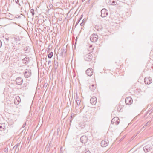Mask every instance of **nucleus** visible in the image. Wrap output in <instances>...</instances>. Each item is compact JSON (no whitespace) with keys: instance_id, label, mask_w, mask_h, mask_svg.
<instances>
[{"instance_id":"obj_1","label":"nucleus","mask_w":153,"mask_h":153,"mask_svg":"<svg viewBox=\"0 0 153 153\" xmlns=\"http://www.w3.org/2000/svg\"><path fill=\"white\" fill-rule=\"evenodd\" d=\"M98 39V36L97 34H93L90 37V40L93 42H96Z\"/></svg>"},{"instance_id":"obj_2","label":"nucleus","mask_w":153,"mask_h":153,"mask_svg":"<svg viewBox=\"0 0 153 153\" xmlns=\"http://www.w3.org/2000/svg\"><path fill=\"white\" fill-rule=\"evenodd\" d=\"M101 16L103 18L106 17L108 14L107 10L105 8L102 9L101 11Z\"/></svg>"},{"instance_id":"obj_3","label":"nucleus","mask_w":153,"mask_h":153,"mask_svg":"<svg viewBox=\"0 0 153 153\" xmlns=\"http://www.w3.org/2000/svg\"><path fill=\"white\" fill-rule=\"evenodd\" d=\"M24 74L26 78L30 77L31 75V70L30 69H26L24 72Z\"/></svg>"},{"instance_id":"obj_4","label":"nucleus","mask_w":153,"mask_h":153,"mask_svg":"<svg viewBox=\"0 0 153 153\" xmlns=\"http://www.w3.org/2000/svg\"><path fill=\"white\" fill-rule=\"evenodd\" d=\"M92 55L90 53L86 54L84 56V59L86 61H90L92 60Z\"/></svg>"},{"instance_id":"obj_5","label":"nucleus","mask_w":153,"mask_h":153,"mask_svg":"<svg viewBox=\"0 0 153 153\" xmlns=\"http://www.w3.org/2000/svg\"><path fill=\"white\" fill-rule=\"evenodd\" d=\"M125 102L127 105L131 104L133 102V100L131 97H128L126 98Z\"/></svg>"},{"instance_id":"obj_6","label":"nucleus","mask_w":153,"mask_h":153,"mask_svg":"<svg viewBox=\"0 0 153 153\" xmlns=\"http://www.w3.org/2000/svg\"><path fill=\"white\" fill-rule=\"evenodd\" d=\"M81 142L83 143H85L88 141V137L85 135H83L80 138Z\"/></svg>"},{"instance_id":"obj_7","label":"nucleus","mask_w":153,"mask_h":153,"mask_svg":"<svg viewBox=\"0 0 153 153\" xmlns=\"http://www.w3.org/2000/svg\"><path fill=\"white\" fill-rule=\"evenodd\" d=\"M16 81L17 85H20L22 84L23 80L22 78L19 77L16 78Z\"/></svg>"},{"instance_id":"obj_8","label":"nucleus","mask_w":153,"mask_h":153,"mask_svg":"<svg viewBox=\"0 0 153 153\" xmlns=\"http://www.w3.org/2000/svg\"><path fill=\"white\" fill-rule=\"evenodd\" d=\"M152 82V80L151 77H145L144 79V82L145 84H149L151 83Z\"/></svg>"},{"instance_id":"obj_9","label":"nucleus","mask_w":153,"mask_h":153,"mask_svg":"<svg viewBox=\"0 0 153 153\" xmlns=\"http://www.w3.org/2000/svg\"><path fill=\"white\" fill-rule=\"evenodd\" d=\"M86 73L88 76H91L93 73V70L92 68H89L86 70Z\"/></svg>"},{"instance_id":"obj_10","label":"nucleus","mask_w":153,"mask_h":153,"mask_svg":"<svg viewBox=\"0 0 153 153\" xmlns=\"http://www.w3.org/2000/svg\"><path fill=\"white\" fill-rule=\"evenodd\" d=\"M151 149L150 146L148 145L144 146L143 148V149L145 153H146L150 151Z\"/></svg>"},{"instance_id":"obj_11","label":"nucleus","mask_w":153,"mask_h":153,"mask_svg":"<svg viewBox=\"0 0 153 153\" xmlns=\"http://www.w3.org/2000/svg\"><path fill=\"white\" fill-rule=\"evenodd\" d=\"M97 100L96 97H93L90 100V102L93 105H95L97 102Z\"/></svg>"},{"instance_id":"obj_12","label":"nucleus","mask_w":153,"mask_h":153,"mask_svg":"<svg viewBox=\"0 0 153 153\" xmlns=\"http://www.w3.org/2000/svg\"><path fill=\"white\" fill-rule=\"evenodd\" d=\"M22 61L23 63L24 64H28L29 61V58L28 57H26L22 59Z\"/></svg>"},{"instance_id":"obj_13","label":"nucleus","mask_w":153,"mask_h":153,"mask_svg":"<svg viewBox=\"0 0 153 153\" xmlns=\"http://www.w3.org/2000/svg\"><path fill=\"white\" fill-rule=\"evenodd\" d=\"M101 145L102 147H105L108 145V142L104 140H102L101 143Z\"/></svg>"},{"instance_id":"obj_14","label":"nucleus","mask_w":153,"mask_h":153,"mask_svg":"<svg viewBox=\"0 0 153 153\" xmlns=\"http://www.w3.org/2000/svg\"><path fill=\"white\" fill-rule=\"evenodd\" d=\"M96 88V86L94 84H92L89 86V88L92 91H94Z\"/></svg>"},{"instance_id":"obj_15","label":"nucleus","mask_w":153,"mask_h":153,"mask_svg":"<svg viewBox=\"0 0 153 153\" xmlns=\"http://www.w3.org/2000/svg\"><path fill=\"white\" fill-rule=\"evenodd\" d=\"M108 3L110 5H114L117 4V2L114 0H110L108 1Z\"/></svg>"},{"instance_id":"obj_16","label":"nucleus","mask_w":153,"mask_h":153,"mask_svg":"<svg viewBox=\"0 0 153 153\" xmlns=\"http://www.w3.org/2000/svg\"><path fill=\"white\" fill-rule=\"evenodd\" d=\"M118 120H119L118 118L117 117H115L112 120L111 122L112 124H113L116 123V122H117Z\"/></svg>"},{"instance_id":"obj_17","label":"nucleus","mask_w":153,"mask_h":153,"mask_svg":"<svg viewBox=\"0 0 153 153\" xmlns=\"http://www.w3.org/2000/svg\"><path fill=\"white\" fill-rule=\"evenodd\" d=\"M5 127L4 125V124H0V130L1 131H4L5 129Z\"/></svg>"},{"instance_id":"obj_18","label":"nucleus","mask_w":153,"mask_h":153,"mask_svg":"<svg viewBox=\"0 0 153 153\" xmlns=\"http://www.w3.org/2000/svg\"><path fill=\"white\" fill-rule=\"evenodd\" d=\"M95 29L98 31H100L102 30V27L101 26H95Z\"/></svg>"},{"instance_id":"obj_19","label":"nucleus","mask_w":153,"mask_h":153,"mask_svg":"<svg viewBox=\"0 0 153 153\" xmlns=\"http://www.w3.org/2000/svg\"><path fill=\"white\" fill-rule=\"evenodd\" d=\"M16 101H17L18 102V104L20 102L21 99L19 96L17 97L16 98V99L14 100V102L15 103H16Z\"/></svg>"},{"instance_id":"obj_20","label":"nucleus","mask_w":153,"mask_h":153,"mask_svg":"<svg viewBox=\"0 0 153 153\" xmlns=\"http://www.w3.org/2000/svg\"><path fill=\"white\" fill-rule=\"evenodd\" d=\"M76 100L77 105L78 106L80 104V100L78 98H76Z\"/></svg>"},{"instance_id":"obj_21","label":"nucleus","mask_w":153,"mask_h":153,"mask_svg":"<svg viewBox=\"0 0 153 153\" xmlns=\"http://www.w3.org/2000/svg\"><path fill=\"white\" fill-rule=\"evenodd\" d=\"M53 55V53L52 52L50 53L48 56V57L49 58H51Z\"/></svg>"},{"instance_id":"obj_22","label":"nucleus","mask_w":153,"mask_h":153,"mask_svg":"<svg viewBox=\"0 0 153 153\" xmlns=\"http://www.w3.org/2000/svg\"><path fill=\"white\" fill-rule=\"evenodd\" d=\"M30 12L32 14V16L33 17L35 13L34 10L33 9H30Z\"/></svg>"},{"instance_id":"obj_23","label":"nucleus","mask_w":153,"mask_h":153,"mask_svg":"<svg viewBox=\"0 0 153 153\" xmlns=\"http://www.w3.org/2000/svg\"><path fill=\"white\" fill-rule=\"evenodd\" d=\"M20 145V143H17L13 147V149H16L17 148H18V147Z\"/></svg>"},{"instance_id":"obj_24","label":"nucleus","mask_w":153,"mask_h":153,"mask_svg":"<svg viewBox=\"0 0 153 153\" xmlns=\"http://www.w3.org/2000/svg\"><path fill=\"white\" fill-rule=\"evenodd\" d=\"M30 48L27 47L25 48H24L25 51H26L27 53L30 51Z\"/></svg>"},{"instance_id":"obj_25","label":"nucleus","mask_w":153,"mask_h":153,"mask_svg":"<svg viewBox=\"0 0 153 153\" xmlns=\"http://www.w3.org/2000/svg\"><path fill=\"white\" fill-rule=\"evenodd\" d=\"M14 1L16 4H19V6H20L19 0H14Z\"/></svg>"},{"instance_id":"obj_26","label":"nucleus","mask_w":153,"mask_h":153,"mask_svg":"<svg viewBox=\"0 0 153 153\" xmlns=\"http://www.w3.org/2000/svg\"><path fill=\"white\" fill-rule=\"evenodd\" d=\"M61 54L62 55H63V54L64 53V52H65V50L64 49H61Z\"/></svg>"},{"instance_id":"obj_27","label":"nucleus","mask_w":153,"mask_h":153,"mask_svg":"<svg viewBox=\"0 0 153 153\" xmlns=\"http://www.w3.org/2000/svg\"><path fill=\"white\" fill-rule=\"evenodd\" d=\"M152 112V110H150L148 111V112L146 114L149 115Z\"/></svg>"},{"instance_id":"obj_28","label":"nucleus","mask_w":153,"mask_h":153,"mask_svg":"<svg viewBox=\"0 0 153 153\" xmlns=\"http://www.w3.org/2000/svg\"><path fill=\"white\" fill-rule=\"evenodd\" d=\"M80 21V20L79 19L78 21L76 22V25H75V27H76V26L77 25H78V23Z\"/></svg>"},{"instance_id":"obj_29","label":"nucleus","mask_w":153,"mask_h":153,"mask_svg":"<svg viewBox=\"0 0 153 153\" xmlns=\"http://www.w3.org/2000/svg\"><path fill=\"white\" fill-rule=\"evenodd\" d=\"M49 6L50 9H52L53 8V5L51 4H50Z\"/></svg>"},{"instance_id":"obj_30","label":"nucleus","mask_w":153,"mask_h":153,"mask_svg":"<svg viewBox=\"0 0 153 153\" xmlns=\"http://www.w3.org/2000/svg\"><path fill=\"white\" fill-rule=\"evenodd\" d=\"M59 131H60V128H58L57 129V135L59 134Z\"/></svg>"},{"instance_id":"obj_31","label":"nucleus","mask_w":153,"mask_h":153,"mask_svg":"<svg viewBox=\"0 0 153 153\" xmlns=\"http://www.w3.org/2000/svg\"><path fill=\"white\" fill-rule=\"evenodd\" d=\"M150 123V122L149 121L147 123H146V124L144 126H147V125H148V124H149Z\"/></svg>"},{"instance_id":"obj_32","label":"nucleus","mask_w":153,"mask_h":153,"mask_svg":"<svg viewBox=\"0 0 153 153\" xmlns=\"http://www.w3.org/2000/svg\"><path fill=\"white\" fill-rule=\"evenodd\" d=\"M119 122H120L119 120H118L117 121V122H116V123H115V124L116 125H118V124L119 123Z\"/></svg>"},{"instance_id":"obj_33","label":"nucleus","mask_w":153,"mask_h":153,"mask_svg":"<svg viewBox=\"0 0 153 153\" xmlns=\"http://www.w3.org/2000/svg\"><path fill=\"white\" fill-rule=\"evenodd\" d=\"M54 62V65H55L56 67H57V63H58L57 62H56L55 61Z\"/></svg>"},{"instance_id":"obj_34","label":"nucleus","mask_w":153,"mask_h":153,"mask_svg":"<svg viewBox=\"0 0 153 153\" xmlns=\"http://www.w3.org/2000/svg\"><path fill=\"white\" fill-rule=\"evenodd\" d=\"M74 153H80V152L78 150H76V152H74Z\"/></svg>"},{"instance_id":"obj_35","label":"nucleus","mask_w":153,"mask_h":153,"mask_svg":"<svg viewBox=\"0 0 153 153\" xmlns=\"http://www.w3.org/2000/svg\"><path fill=\"white\" fill-rule=\"evenodd\" d=\"M26 125V123H25L22 125V127L24 128L25 127Z\"/></svg>"},{"instance_id":"obj_36","label":"nucleus","mask_w":153,"mask_h":153,"mask_svg":"<svg viewBox=\"0 0 153 153\" xmlns=\"http://www.w3.org/2000/svg\"><path fill=\"white\" fill-rule=\"evenodd\" d=\"M2 45V43L1 41L0 40V48L1 47Z\"/></svg>"},{"instance_id":"obj_37","label":"nucleus","mask_w":153,"mask_h":153,"mask_svg":"<svg viewBox=\"0 0 153 153\" xmlns=\"http://www.w3.org/2000/svg\"><path fill=\"white\" fill-rule=\"evenodd\" d=\"M83 15L82 14L81 16V17H80V18L79 19H80V20H81V19H82V17H83Z\"/></svg>"},{"instance_id":"obj_38","label":"nucleus","mask_w":153,"mask_h":153,"mask_svg":"<svg viewBox=\"0 0 153 153\" xmlns=\"http://www.w3.org/2000/svg\"><path fill=\"white\" fill-rule=\"evenodd\" d=\"M83 20H83L82 21V23H81L80 24V25L82 26L83 25Z\"/></svg>"},{"instance_id":"obj_39","label":"nucleus","mask_w":153,"mask_h":153,"mask_svg":"<svg viewBox=\"0 0 153 153\" xmlns=\"http://www.w3.org/2000/svg\"><path fill=\"white\" fill-rule=\"evenodd\" d=\"M152 71L153 72V64L152 65Z\"/></svg>"},{"instance_id":"obj_40","label":"nucleus","mask_w":153,"mask_h":153,"mask_svg":"<svg viewBox=\"0 0 153 153\" xmlns=\"http://www.w3.org/2000/svg\"><path fill=\"white\" fill-rule=\"evenodd\" d=\"M9 40V39L8 38H5V41H8Z\"/></svg>"},{"instance_id":"obj_41","label":"nucleus","mask_w":153,"mask_h":153,"mask_svg":"<svg viewBox=\"0 0 153 153\" xmlns=\"http://www.w3.org/2000/svg\"><path fill=\"white\" fill-rule=\"evenodd\" d=\"M51 62V61L50 60L48 61V64L49 65Z\"/></svg>"},{"instance_id":"obj_42","label":"nucleus","mask_w":153,"mask_h":153,"mask_svg":"<svg viewBox=\"0 0 153 153\" xmlns=\"http://www.w3.org/2000/svg\"><path fill=\"white\" fill-rule=\"evenodd\" d=\"M85 153H90L89 151H87L86 152H85Z\"/></svg>"},{"instance_id":"obj_43","label":"nucleus","mask_w":153,"mask_h":153,"mask_svg":"<svg viewBox=\"0 0 153 153\" xmlns=\"http://www.w3.org/2000/svg\"><path fill=\"white\" fill-rule=\"evenodd\" d=\"M50 46H51V45L48 46L49 49H48V51H49V50H50L49 47Z\"/></svg>"},{"instance_id":"obj_44","label":"nucleus","mask_w":153,"mask_h":153,"mask_svg":"<svg viewBox=\"0 0 153 153\" xmlns=\"http://www.w3.org/2000/svg\"><path fill=\"white\" fill-rule=\"evenodd\" d=\"M85 0H82V2H83Z\"/></svg>"},{"instance_id":"obj_45","label":"nucleus","mask_w":153,"mask_h":153,"mask_svg":"<svg viewBox=\"0 0 153 153\" xmlns=\"http://www.w3.org/2000/svg\"><path fill=\"white\" fill-rule=\"evenodd\" d=\"M142 150H143V149H139V151H142Z\"/></svg>"},{"instance_id":"obj_46","label":"nucleus","mask_w":153,"mask_h":153,"mask_svg":"<svg viewBox=\"0 0 153 153\" xmlns=\"http://www.w3.org/2000/svg\"><path fill=\"white\" fill-rule=\"evenodd\" d=\"M91 47V45H90V47Z\"/></svg>"}]
</instances>
